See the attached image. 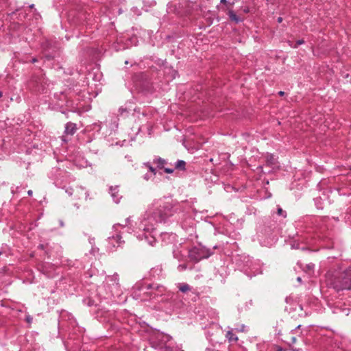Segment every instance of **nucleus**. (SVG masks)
<instances>
[{"mask_svg":"<svg viewBox=\"0 0 351 351\" xmlns=\"http://www.w3.org/2000/svg\"><path fill=\"white\" fill-rule=\"evenodd\" d=\"M297 280H298L300 283H301V282H302V278H301V277H298V278H297Z\"/></svg>","mask_w":351,"mask_h":351,"instance_id":"nucleus-54","label":"nucleus"},{"mask_svg":"<svg viewBox=\"0 0 351 351\" xmlns=\"http://www.w3.org/2000/svg\"><path fill=\"white\" fill-rule=\"evenodd\" d=\"M293 351H298V350L295 349V350H293Z\"/></svg>","mask_w":351,"mask_h":351,"instance_id":"nucleus-64","label":"nucleus"},{"mask_svg":"<svg viewBox=\"0 0 351 351\" xmlns=\"http://www.w3.org/2000/svg\"><path fill=\"white\" fill-rule=\"evenodd\" d=\"M282 20H283L282 18L280 16V17H278L277 19V22L278 23H281L282 21Z\"/></svg>","mask_w":351,"mask_h":351,"instance_id":"nucleus-48","label":"nucleus"},{"mask_svg":"<svg viewBox=\"0 0 351 351\" xmlns=\"http://www.w3.org/2000/svg\"><path fill=\"white\" fill-rule=\"evenodd\" d=\"M322 199V197H317L315 199V203L316 204V206L319 209H322L323 208L322 204L320 203V200Z\"/></svg>","mask_w":351,"mask_h":351,"instance_id":"nucleus-33","label":"nucleus"},{"mask_svg":"<svg viewBox=\"0 0 351 351\" xmlns=\"http://www.w3.org/2000/svg\"><path fill=\"white\" fill-rule=\"evenodd\" d=\"M36 62H37V59L34 58L32 60V63H35Z\"/></svg>","mask_w":351,"mask_h":351,"instance_id":"nucleus-53","label":"nucleus"},{"mask_svg":"<svg viewBox=\"0 0 351 351\" xmlns=\"http://www.w3.org/2000/svg\"><path fill=\"white\" fill-rule=\"evenodd\" d=\"M103 127L104 124H102L101 122L94 123L90 125V130L95 131V132H99Z\"/></svg>","mask_w":351,"mask_h":351,"instance_id":"nucleus-25","label":"nucleus"},{"mask_svg":"<svg viewBox=\"0 0 351 351\" xmlns=\"http://www.w3.org/2000/svg\"><path fill=\"white\" fill-rule=\"evenodd\" d=\"M27 322H30V321L32 320V318H30V317H27Z\"/></svg>","mask_w":351,"mask_h":351,"instance_id":"nucleus-59","label":"nucleus"},{"mask_svg":"<svg viewBox=\"0 0 351 351\" xmlns=\"http://www.w3.org/2000/svg\"><path fill=\"white\" fill-rule=\"evenodd\" d=\"M69 175L66 171L60 168H53L50 173V178L53 180L54 184L60 188H63V183L66 182Z\"/></svg>","mask_w":351,"mask_h":351,"instance_id":"nucleus-8","label":"nucleus"},{"mask_svg":"<svg viewBox=\"0 0 351 351\" xmlns=\"http://www.w3.org/2000/svg\"><path fill=\"white\" fill-rule=\"evenodd\" d=\"M188 213L180 204H175L166 198L153 201L147 210L136 223V230L128 227L130 218L125 219V224L116 223L112 226V235L108 238V248L110 251L122 247L125 243L122 238L125 232H135L139 240L145 241L151 246L156 242L155 236L156 226L158 223H169L177 222L182 223L187 218Z\"/></svg>","mask_w":351,"mask_h":351,"instance_id":"nucleus-1","label":"nucleus"},{"mask_svg":"<svg viewBox=\"0 0 351 351\" xmlns=\"http://www.w3.org/2000/svg\"><path fill=\"white\" fill-rule=\"evenodd\" d=\"M75 162V165L80 168H84L89 165L88 161L83 158L79 161H77L76 160Z\"/></svg>","mask_w":351,"mask_h":351,"instance_id":"nucleus-26","label":"nucleus"},{"mask_svg":"<svg viewBox=\"0 0 351 351\" xmlns=\"http://www.w3.org/2000/svg\"><path fill=\"white\" fill-rule=\"evenodd\" d=\"M325 282L328 287L339 292L351 289V267L346 269H332L325 275Z\"/></svg>","mask_w":351,"mask_h":351,"instance_id":"nucleus-3","label":"nucleus"},{"mask_svg":"<svg viewBox=\"0 0 351 351\" xmlns=\"http://www.w3.org/2000/svg\"><path fill=\"white\" fill-rule=\"evenodd\" d=\"M175 169L184 171L186 169V162L183 160H178L175 163Z\"/></svg>","mask_w":351,"mask_h":351,"instance_id":"nucleus-24","label":"nucleus"},{"mask_svg":"<svg viewBox=\"0 0 351 351\" xmlns=\"http://www.w3.org/2000/svg\"><path fill=\"white\" fill-rule=\"evenodd\" d=\"M60 226L63 227L64 226V222L62 220H60Z\"/></svg>","mask_w":351,"mask_h":351,"instance_id":"nucleus-52","label":"nucleus"},{"mask_svg":"<svg viewBox=\"0 0 351 351\" xmlns=\"http://www.w3.org/2000/svg\"><path fill=\"white\" fill-rule=\"evenodd\" d=\"M72 337H70L69 340L64 343L65 347L68 350V351H76L77 349L80 348V339H77L76 342H71Z\"/></svg>","mask_w":351,"mask_h":351,"instance_id":"nucleus-18","label":"nucleus"},{"mask_svg":"<svg viewBox=\"0 0 351 351\" xmlns=\"http://www.w3.org/2000/svg\"><path fill=\"white\" fill-rule=\"evenodd\" d=\"M186 267H187V265L185 263L180 264L178 266V270L180 271H182L185 270L186 269Z\"/></svg>","mask_w":351,"mask_h":351,"instance_id":"nucleus-35","label":"nucleus"},{"mask_svg":"<svg viewBox=\"0 0 351 351\" xmlns=\"http://www.w3.org/2000/svg\"><path fill=\"white\" fill-rule=\"evenodd\" d=\"M188 250L181 247H177L173 250V257L178 261H184L186 259Z\"/></svg>","mask_w":351,"mask_h":351,"instance_id":"nucleus-13","label":"nucleus"},{"mask_svg":"<svg viewBox=\"0 0 351 351\" xmlns=\"http://www.w3.org/2000/svg\"><path fill=\"white\" fill-rule=\"evenodd\" d=\"M153 164L156 165L157 168L162 169L167 165V161L159 156H155L153 159Z\"/></svg>","mask_w":351,"mask_h":351,"instance_id":"nucleus-20","label":"nucleus"},{"mask_svg":"<svg viewBox=\"0 0 351 351\" xmlns=\"http://www.w3.org/2000/svg\"><path fill=\"white\" fill-rule=\"evenodd\" d=\"M145 166L148 167L152 175L155 176L156 174V169L154 168L149 162L146 163Z\"/></svg>","mask_w":351,"mask_h":351,"instance_id":"nucleus-31","label":"nucleus"},{"mask_svg":"<svg viewBox=\"0 0 351 351\" xmlns=\"http://www.w3.org/2000/svg\"><path fill=\"white\" fill-rule=\"evenodd\" d=\"M75 197L77 199L82 198L83 195H84V199H88V197L89 195L88 192L85 190L84 187L79 186L75 189Z\"/></svg>","mask_w":351,"mask_h":351,"instance_id":"nucleus-19","label":"nucleus"},{"mask_svg":"<svg viewBox=\"0 0 351 351\" xmlns=\"http://www.w3.org/2000/svg\"><path fill=\"white\" fill-rule=\"evenodd\" d=\"M315 219L313 217H306V221H311L313 222Z\"/></svg>","mask_w":351,"mask_h":351,"instance_id":"nucleus-44","label":"nucleus"},{"mask_svg":"<svg viewBox=\"0 0 351 351\" xmlns=\"http://www.w3.org/2000/svg\"><path fill=\"white\" fill-rule=\"evenodd\" d=\"M277 214L278 215L281 216L283 218H285L287 217V212L282 210V208H280V206L278 207Z\"/></svg>","mask_w":351,"mask_h":351,"instance_id":"nucleus-30","label":"nucleus"},{"mask_svg":"<svg viewBox=\"0 0 351 351\" xmlns=\"http://www.w3.org/2000/svg\"><path fill=\"white\" fill-rule=\"evenodd\" d=\"M109 192L110 193V195H111L113 201L116 204H118L121 199V196L119 193V186H110L109 189Z\"/></svg>","mask_w":351,"mask_h":351,"instance_id":"nucleus-15","label":"nucleus"},{"mask_svg":"<svg viewBox=\"0 0 351 351\" xmlns=\"http://www.w3.org/2000/svg\"><path fill=\"white\" fill-rule=\"evenodd\" d=\"M65 191L70 196L72 195L73 193H74V190L72 188H68L66 189Z\"/></svg>","mask_w":351,"mask_h":351,"instance_id":"nucleus-39","label":"nucleus"},{"mask_svg":"<svg viewBox=\"0 0 351 351\" xmlns=\"http://www.w3.org/2000/svg\"><path fill=\"white\" fill-rule=\"evenodd\" d=\"M315 265L313 263H308L305 265L304 271L308 274L311 275L313 272Z\"/></svg>","mask_w":351,"mask_h":351,"instance_id":"nucleus-27","label":"nucleus"},{"mask_svg":"<svg viewBox=\"0 0 351 351\" xmlns=\"http://www.w3.org/2000/svg\"><path fill=\"white\" fill-rule=\"evenodd\" d=\"M278 95H280V96H283L285 95V92L284 91H279L278 92Z\"/></svg>","mask_w":351,"mask_h":351,"instance_id":"nucleus-49","label":"nucleus"},{"mask_svg":"<svg viewBox=\"0 0 351 351\" xmlns=\"http://www.w3.org/2000/svg\"><path fill=\"white\" fill-rule=\"evenodd\" d=\"M246 269H247L249 274L247 275L250 278L256 276L262 273L261 264L258 261H254L250 258V261L246 265Z\"/></svg>","mask_w":351,"mask_h":351,"instance_id":"nucleus-10","label":"nucleus"},{"mask_svg":"<svg viewBox=\"0 0 351 351\" xmlns=\"http://www.w3.org/2000/svg\"><path fill=\"white\" fill-rule=\"evenodd\" d=\"M162 267L160 265H158L154 267H152L150 269L149 274L152 278H156L162 275Z\"/></svg>","mask_w":351,"mask_h":351,"instance_id":"nucleus-21","label":"nucleus"},{"mask_svg":"<svg viewBox=\"0 0 351 351\" xmlns=\"http://www.w3.org/2000/svg\"><path fill=\"white\" fill-rule=\"evenodd\" d=\"M88 240H89V243L91 245V246L95 245V238L90 237Z\"/></svg>","mask_w":351,"mask_h":351,"instance_id":"nucleus-43","label":"nucleus"},{"mask_svg":"<svg viewBox=\"0 0 351 351\" xmlns=\"http://www.w3.org/2000/svg\"><path fill=\"white\" fill-rule=\"evenodd\" d=\"M105 125L109 129L110 131L108 132V130H106L103 132V134L105 136H110L112 134L113 132H115L117 130L119 125V119L117 117L112 116L110 117V120L106 121Z\"/></svg>","mask_w":351,"mask_h":351,"instance_id":"nucleus-11","label":"nucleus"},{"mask_svg":"<svg viewBox=\"0 0 351 351\" xmlns=\"http://www.w3.org/2000/svg\"><path fill=\"white\" fill-rule=\"evenodd\" d=\"M77 130V125L75 123L69 122L65 125L64 134L68 136H73Z\"/></svg>","mask_w":351,"mask_h":351,"instance_id":"nucleus-17","label":"nucleus"},{"mask_svg":"<svg viewBox=\"0 0 351 351\" xmlns=\"http://www.w3.org/2000/svg\"><path fill=\"white\" fill-rule=\"evenodd\" d=\"M148 284L139 282L134 285L132 292V298L142 302L149 301Z\"/></svg>","mask_w":351,"mask_h":351,"instance_id":"nucleus-7","label":"nucleus"},{"mask_svg":"<svg viewBox=\"0 0 351 351\" xmlns=\"http://www.w3.org/2000/svg\"><path fill=\"white\" fill-rule=\"evenodd\" d=\"M75 206L77 208H80V206H79V205H78L77 204H75Z\"/></svg>","mask_w":351,"mask_h":351,"instance_id":"nucleus-58","label":"nucleus"},{"mask_svg":"<svg viewBox=\"0 0 351 351\" xmlns=\"http://www.w3.org/2000/svg\"><path fill=\"white\" fill-rule=\"evenodd\" d=\"M34 4H32V5H29V7H30L31 8H34Z\"/></svg>","mask_w":351,"mask_h":351,"instance_id":"nucleus-60","label":"nucleus"},{"mask_svg":"<svg viewBox=\"0 0 351 351\" xmlns=\"http://www.w3.org/2000/svg\"><path fill=\"white\" fill-rule=\"evenodd\" d=\"M3 94H2V92L0 91V98L2 97Z\"/></svg>","mask_w":351,"mask_h":351,"instance_id":"nucleus-62","label":"nucleus"},{"mask_svg":"<svg viewBox=\"0 0 351 351\" xmlns=\"http://www.w3.org/2000/svg\"><path fill=\"white\" fill-rule=\"evenodd\" d=\"M69 319L70 321V326L73 328L74 330H77L80 333H82L84 332V328H81L77 326V322L73 316L69 315Z\"/></svg>","mask_w":351,"mask_h":351,"instance_id":"nucleus-22","label":"nucleus"},{"mask_svg":"<svg viewBox=\"0 0 351 351\" xmlns=\"http://www.w3.org/2000/svg\"><path fill=\"white\" fill-rule=\"evenodd\" d=\"M308 315L306 311H304V313H299V315L300 316H306Z\"/></svg>","mask_w":351,"mask_h":351,"instance_id":"nucleus-45","label":"nucleus"},{"mask_svg":"<svg viewBox=\"0 0 351 351\" xmlns=\"http://www.w3.org/2000/svg\"><path fill=\"white\" fill-rule=\"evenodd\" d=\"M163 169H164V171L167 173H172L174 171L173 169L169 168V167H165Z\"/></svg>","mask_w":351,"mask_h":351,"instance_id":"nucleus-38","label":"nucleus"},{"mask_svg":"<svg viewBox=\"0 0 351 351\" xmlns=\"http://www.w3.org/2000/svg\"><path fill=\"white\" fill-rule=\"evenodd\" d=\"M212 254V250L202 245H195L188 250L189 258L194 262L208 258Z\"/></svg>","mask_w":351,"mask_h":351,"instance_id":"nucleus-6","label":"nucleus"},{"mask_svg":"<svg viewBox=\"0 0 351 351\" xmlns=\"http://www.w3.org/2000/svg\"><path fill=\"white\" fill-rule=\"evenodd\" d=\"M62 138V141H64V142H66V141H67V140L65 138V136H63Z\"/></svg>","mask_w":351,"mask_h":351,"instance_id":"nucleus-55","label":"nucleus"},{"mask_svg":"<svg viewBox=\"0 0 351 351\" xmlns=\"http://www.w3.org/2000/svg\"><path fill=\"white\" fill-rule=\"evenodd\" d=\"M149 344L145 351H173L171 337L163 332H155L149 339Z\"/></svg>","mask_w":351,"mask_h":351,"instance_id":"nucleus-4","label":"nucleus"},{"mask_svg":"<svg viewBox=\"0 0 351 351\" xmlns=\"http://www.w3.org/2000/svg\"><path fill=\"white\" fill-rule=\"evenodd\" d=\"M228 16L232 21H235L236 23H239L241 21L240 18L238 17L237 14L232 10L228 12Z\"/></svg>","mask_w":351,"mask_h":351,"instance_id":"nucleus-28","label":"nucleus"},{"mask_svg":"<svg viewBox=\"0 0 351 351\" xmlns=\"http://www.w3.org/2000/svg\"><path fill=\"white\" fill-rule=\"evenodd\" d=\"M274 156L272 154H267L266 156V163L267 165L271 166L274 164Z\"/></svg>","mask_w":351,"mask_h":351,"instance_id":"nucleus-29","label":"nucleus"},{"mask_svg":"<svg viewBox=\"0 0 351 351\" xmlns=\"http://www.w3.org/2000/svg\"><path fill=\"white\" fill-rule=\"evenodd\" d=\"M301 326V325H298L295 328V330H297L298 328H300ZM294 331V330H292V332Z\"/></svg>","mask_w":351,"mask_h":351,"instance_id":"nucleus-56","label":"nucleus"},{"mask_svg":"<svg viewBox=\"0 0 351 351\" xmlns=\"http://www.w3.org/2000/svg\"><path fill=\"white\" fill-rule=\"evenodd\" d=\"M152 176V175L151 173H146L145 175H144L143 178L145 180H149L151 178Z\"/></svg>","mask_w":351,"mask_h":351,"instance_id":"nucleus-42","label":"nucleus"},{"mask_svg":"<svg viewBox=\"0 0 351 351\" xmlns=\"http://www.w3.org/2000/svg\"><path fill=\"white\" fill-rule=\"evenodd\" d=\"M213 335V333H211V332H210V330H208L206 332V337H207V339H209L210 341H213V340L210 339V337H211V336H212Z\"/></svg>","mask_w":351,"mask_h":351,"instance_id":"nucleus-41","label":"nucleus"},{"mask_svg":"<svg viewBox=\"0 0 351 351\" xmlns=\"http://www.w3.org/2000/svg\"><path fill=\"white\" fill-rule=\"evenodd\" d=\"M292 249H299L300 248V244L299 243H297L296 241H293V243L291 244Z\"/></svg>","mask_w":351,"mask_h":351,"instance_id":"nucleus-36","label":"nucleus"},{"mask_svg":"<svg viewBox=\"0 0 351 351\" xmlns=\"http://www.w3.org/2000/svg\"><path fill=\"white\" fill-rule=\"evenodd\" d=\"M32 193H33V192H32V190H29V191H27V194H28V195H29V196L32 195Z\"/></svg>","mask_w":351,"mask_h":351,"instance_id":"nucleus-50","label":"nucleus"},{"mask_svg":"<svg viewBox=\"0 0 351 351\" xmlns=\"http://www.w3.org/2000/svg\"><path fill=\"white\" fill-rule=\"evenodd\" d=\"M226 337L230 343L237 342L238 340L237 336L234 333H233L232 330H229L227 331L226 334Z\"/></svg>","mask_w":351,"mask_h":351,"instance_id":"nucleus-23","label":"nucleus"},{"mask_svg":"<svg viewBox=\"0 0 351 351\" xmlns=\"http://www.w3.org/2000/svg\"><path fill=\"white\" fill-rule=\"evenodd\" d=\"M306 232H307L308 233H309V232H311V230H309V229L308 228V229L306 230Z\"/></svg>","mask_w":351,"mask_h":351,"instance_id":"nucleus-61","label":"nucleus"},{"mask_svg":"<svg viewBox=\"0 0 351 351\" xmlns=\"http://www.w3.org/2000/svg\"><path fill=\"white\" fill-rule=\"evenodd\" d=\"M266 345L265 343H257L256 346L259 351H265L266 350Z\"/></svg>","mask_w":351,"mask_h":351,"instance_id":"nucleus-32","label":"nucleus"},{"mask_svg":"<svg viewBox=\"0 0 351 351\" xmlns=\"http://www.w3.org/2000/svg\"><path fill=\"white\" fill-rule=\"evenodd\" d=\"M211 326L213 329L220 330L219 326L215 322H212Z\"/></svg>","mask_w":351,"mask_h":351,"instance_id":"nucleus-40","label":"nucleus"},{"mask_svg":"<svg viewBox=\"0 0 351 351\" xmlns=\"http://www.w3.org/2000/svg\"><path fill=\"white\" fill-rule=\"evenodd\" d=\"M147 291L149 301L152 302H165L177 297L173 293L167 291L163 285L157 283L148 284Z\"/></svg>","mask_w":351,"mask_h":351,"instance_id":"nucleus-5","label":"nucleus"},{"mask_svg":"<svg viewBox=\"0 0 351 351\" xmlns=\"http://www.w3.org/2000/svg\"><path fill=\"white\" fill-rule=\"evenodd\" d=\"M232 261L235 263L237 269L243 271L245 274L250 275L247 269H246V265L250 261L249 256L237 254L233 256Z\"/></svg>","mask_w":351,"mask_h":351,"instance_id":"nucleus-9","label":"nucleus"},{"mask_svg":"<svg viewBox=\"0 0 351 351\" xmlns=\"http://www.w3.org/2000/svg\"><path fill=\"white\" fill-rule=\"evenodd\" d=\"M99 252V248L96 247L95 245L91 246V250H90V253L96 255Z\"/></svg>","mask_w":351,"mask_h":351,"instance_id":"nucleus-34","label":"nucleus"},{"mask_svg":"<svg viewBox=\"0 0 351 351\" xmlns=\"http://www.w3.org/2000/svg\"><path fill=\"white\" fill-rule=\"evenodd\" d=\"M304 43V40L303 39L298 40L296 41V43L294 46H292L293 48H297L299 45Z\"/></svg>","mask_w":351,"mask_h":351,"instance_id":"nucleus-37","label":"nucleus"},{"mask_svg":"<svg viewBox=\"0 0 351 351\" xmlns=\"http://www.w3.org/2000/svg\"><path fill=\"white\" fill-rule=\"evenodd\" d=\"M258 168H260V169H263V167H262V166H259V167H258Z\"/></svg>","mask_w":351,"mask_h":351,"instance_id":"nucleus-63","label":"nucleus"},{"mask_svg":"<svg viewBox=\"0 0 351 351\" xmlns=\"http://www.w3.org/2000/svg\"><path fill=\"white\" fill-rule=\"evenodd\" d=\"M298 308H299V309H300L301 311H303V306H302L301 304H299V305H298Z\"/></svg>","mask_w":351,"mask_h":351,"instance_id":"nucleus-51","label":"nucleus"},{"mask_svg":"<svg viewBox=\"0 0 351 351\" xmlns=\"http://www.w3.org/2000/svg\"><path fill=\"white\" fill-rule=\"evenodd\" d=\"M161 239L165 245L173 244L177 239V235L172 232H165L161 234Z\"/></svg>","mask_w":351,"mask_h":351,"instance_id":"nucleus-14","label":"nucleus"},{"mask_svg":"<svg viewBox=\"0 0 351 351\" xmlns=\"http://www.w3.org/2000/svg\"><path fill=\"white\" fill-rule=\"evenodd\" d=\"M291 339L292 343H295L296 342V338L295 337H292Z\"/></svg>","mask_w":351,"mask_h":351,"instance_id":"nucleus-46","label":"nucleus"},{"mask_svg":"<svg viewBox=\"0 0 351 351\" xmlns=\"http://www.w3.org/2000/svg\"><path fill=\"white\" fill-rule=\"evenodd\" d=\"M38 248H40L41 250H44L45 249V245L43 244H40L38 245Z\"/></svg>","mask_w":351,"mask_h":351,"instance_id":"nucleus-47","label":"nucleus"},{"mask_svg":"<svg viewBox=\"0 0 351 351\" xmlns=\"http://www.w3.org/2000/svg\"><path fill=\"white\" fill-rule=\"evenodd\" d=\"M227 1L226 0H221V3H226Z\"/></svg>","mask_w":351,"mask_h":351,"instance_id":"nucleus-57","label":"nucleus"},{"mask_svg":"<svg viewBox=\"0 0 351 351\" xmlns=\"http://www.w3.org/2000/svg\"><path fill=\"white\" fill-rule=\"evenodd\" d=\"M177 287L179 289V291L183 293L191 292L192 293L197 296V291L193 290V288L186 283H178Z\"/></svg>","mask_w":351,"mask_h":351,"instance_id":"nucleus-16","label":"nucleus"},{"mask_svg":"<svg viewBox=\"0 0 351 351\" xmlns=\"http://www.w3.org/2000/svg\"><path fill=\"white\" fill-rule=\"evenodd\" d=\"M119 280V275L116 273L108 276L102 285L97 287L95 295L85 298L82 301L84 305L95 306V317L100 322L110 323L111 327H113L111 322L115 316L114 311L108 308L106 305L120 304L126 300L122 297L123 291Z\"/></svg>","mask_w":351,"mask_h":351,"instance_id":"nucleus-2","label":"nucleus"},{"mask_svg":"<svg viewBox=\"0 0 351 351\" xmlns=\"http://www.w3.org/2000/svg\"><path fill=\"white\" fill-rule=\"evenodd\" d=\"M56 267L49 263H45L41 267V271L48 278H53L56 275Z\"/></svg>","mask_w":351,"mask_h":351,"instance_id":"nucleus-12","label":"nucleus"}]
</instances>
